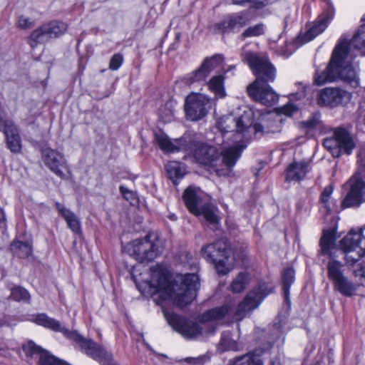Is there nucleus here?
Masks as SVG:
<instances>
[{"mask_svg": "<svg viewBox=\"0 0 365 365\" xmlns=\"http://www.w3.org/2000/svg\"><path fill=\"white\" fill-rule=\"evenodd\" d=\"M119 190L123 197L127 201H130L131 204L137 201V194L135 192L128 189L123 185H120Z\"/></svg>", "mask_w": 365, "mask_h": 365, "instance_id": "obj_45", "label": "nucleus"}, {"mask_svg": "<svg viewBox=\"0 0 365 365\" xmlns=\"http://www.w3.org/2000/svg\"><path fill=\"white\" fill-rule=\"evenodd\" d=\"M11 251L14 255L19 258H26L29 257L31 253V246L23 242H14L11 247Z\"/></svg>", "mask_w": 365, "mask_h": 365, "instance_id": "obj_34", "label": "nucleus"}, {"mask_svg": "<svg viewBox=\"0 0 365 365\" xmlns=\"http://www.w3.org/2000/svg\"><path fill=\"white\" fill-rule=\"evenodd\" d=\"M125 248L128 254L140 263L153 261L163 251L160 242L158 240L151 241L148 236L133 240Z\"/></svg>", "mask_w": 365, "mask_h": 365, "instance_id": "obj_6", "label": "nucleus"}, {"mask_svg": "<svg viewBox=\"0 0 365 365\" xmlns=\"http://www.w3.org/2000/svg\"><path fill=\"white\" fill-rule=\"evenodd\" d=\"M227 314L228 304H224L221 307H215L205 312L199 317V321L202 323L219 322L223 319Z\"/></svg>", "mask_w": 365, "mask_h": 365, "instance_id": "obj_28", "label": "nucleus"}, {"mask_svg": "<svg viewBox=\"0 0 365 365\" xmlns=\"http://www.w3.org/2000/svg\"><path fill=\"white\" fill-rule=\"evenodd\" d=\"M170 326L187 339H194L202 334V328L197 323L175 313L165 314Z\"/></svg>", "mask_w": 365, "mask_h": 365, "instance_id": "obj_17", "label": "nucleus"}, {"mask_svg": "<svg viewBox=\"0 0 365 365\" xmlns=\"http://www.w3.org/2000/svg\"><path fill=\"white\" fill-rule=\"evenodd\" d=\"M347 264H354L365 255V227L357 232L351 230L341 241Z\"/></svg>", "mask_w": 365, "mask_h": 365, "instance_id": "obj_7", "label": "nucleus"}, {"mask_svg": "<svg viewBox=\"0 0 365 365\" xmlns=\"http://www.w3.org/2000/svg\"><path fill=\"white\" fill-rule=\"evenodd\" d=\"M1 326H2V322H1V321L0 320V327H1Z\"/></svg>", "mask_w": 365, "mask_h": 365, "instance_id": "obj_60", "label": "nucleus"}, {"mask_svg": "<svg viewBox=\"0 0 365 365\" xmlns=\"http://www.w3.org/2000/svg\"><path fill=\"white\" fill-rule=\"evenodd\" d=\"M166 169L169 178L174 184H176V181L181 179L184 175L180 165L177 163H172L168 165Z\"/></svg>", "mask_w": 365, "mask_h": 365, "instance_id": "obj_36", "label": "nucleus"}, {"mask_svg": "<svg viewBox=\"0 0 365 365\" xmlns=\"http://www.w3.org/2000/svg\"><path fill=\"white\" fill-rule=\"evenodd\" d=\"M235 113V130L232 131L231 138L233 145H230V178L231 167L234 166L241 157L242 152L247 147V142L251 137V131L255 134L262 133L263 127L259 123H254L255 113L252 109L244 106L238 108Z\"/></svg>", "mask_w": 365, "mask_h": 365, "instance_id": "obj_3", "label": "nucleus"}, {"mask_svg": "<svg viewBox=\"0 0 365 365\" xmlns=\"http://www.w3.org/2000/svg\"><path fill=\"white\" fill-rule=\"evenodd\" d=\"M269 365H282V363L277 358H276L271 361Z\"/></svg>", "mask_w": 365, "mask_h": 365, "instance_id": "obj_55", "label": "nucleus"}, {"mask_svg": "<svg viewBox=\"0 0 365 365\" xmlns=\"http://www.w3.org/2000/svg\"><path fill=\"white\" fill-rule=\"evenodd\" d=\"M217 143L218 145H222L224 143V140H222V142H220L219 140L217 139Z\"/></svg>", "mask_w": 365, "mask_h": 365, "instance_id": "obj_58", "label": "nucleus"}, {"mask_svg": "<svg viewBox=\"0 0 365 365\" xmlns=\"http://www.w3.org/2000/svg\"><path fill=\"white\" fill-rule=\"evenodd\" d=\"M263 25L262 24H257L253 26H250L243 33L244 36H257L262 35L263 34Z\"/></svg>", "mask_w": 365, "mask_h": 365, "instance_id": "obj_44", "label": "nucleus"}, {"mask_svg": "<svg viewBox=\"0 0 365 365\" xmlns=\"http://www.w3.org/2000/svg\"><path fill=\"white\" fill-rule=\"evenodd\" d=\"M194 157L196 161L207 167L219 177L228 175V148L224 145L220 153L213 146L204 143L195 144Z\"/></svg>", "mask_w": 365, "mask_h": 365, "instance_id": "obj_5", "label": "nucleus"}, {"mask_svg": "<svg viewBox=\"0 0 365 365\" xmlns=\"http://www.w3.org/2000/svg\"><path fill=\"white\" fill-rule=\"evenodd\" d=\"M225 78L222 75L213 76L209 82V88L218 97L223 98L226 96L224 88Z\"/></svg>", "mask_w": 365, "mask_h": 365, "instance_id": "obj_33", "label": "nucleus"}, {"mask_svg": "<svg viewBox=\"0 0 365 365\" xmlns=\"http://www.w3.org/2000/svg\"><path fill=\"white\" fill-rule=\"evenodd\" d=\"M210 105V99L205 95H189L185 98L184 106L187 118L192 121L201 120L207 114Z\"/></svg>", "mask_w": 365, "mask_h": 365, "instance_id": "obj_14", "label": "nucleus"}, {"mask_svg": "<svg viewBox=\"0 0 365 365\" xmlns=\"http://www.w3.org/2000/svg\"><path fill=\"white\" fill-rule=\"evenodd\" d=\"M323 145L334 158L351 154L356 146L352 136L341 127L334 128L332 136L325 138Z\"/></svg>", "mask_w": 365, "mask_h": 365, "instance_id": "obj_8", "label": "nucleus"}, {"mask_svg": "<svg viewBox=\"0 0 365 365\" xmlns=\"http://www.w3.org/2000/svg\"><path fill=\"white\" fill-rule=\"evenodd\" d=\"M225 61V57L223 55L217 53L210 57H206L202 62H207L205 68L210 73L212 70L221 66Z\"/></svg>", "mask_w": 365, "mask_h": 365, "instance_id": "obj_35", "label": "nucleus"}, {"mask_svg": "<svg viewBox=\"0 0 365 365\" xmlns=\"http://www.w3.org/2000/svg\"><path fill=\"white\" fill-rule=\"evenodd\" d=\"M321 123L322 122L320 120V114L316 113L312 114L309 119L301 122L300 126L303 129H307L308 130H311L313 129L320 128Z\"/></svg>", "mask_w": 365, "mask_h": 365, "instance_id": "obj_37", "label": "nucleus"}, {"mask_svg": "<svg viewBox=\"0 0 365 365\" xmlns=\"http://www.w3.org/2000/svg\"><path fill=\"white\" fill-rule=\"evenodd\" d=\"M250 282V277L249 274L245 272H240L236 277H235L230 284V289L233 292L240 293L244 291Z\"/></svg>", "mask_w": 365, "mask_h": 365, "instance_id": "obj_30", "label": "nucleus"}, {"mask_svg": "<svg viewBox=\"0 0 365 365\" xmlns=\"http://www.w3.org/2000/svg\"><path fill=\"white\" fill-rule=\"evenodd\" d=\"M233 4L248 6L251 8V0H232Z\"/></svg>", "mask_w": 365, "mask_h": 365, "instance_id": "obj_54", "label": "nucleus"}, {"mask_svg": "<svg viewBox=\"0 0 365 365\" xmlns=\"http://www.w3.org/2000/svg\"><path fill=\"white\" fill-rule=\"evenodd\" d=\"M198 215H202L205 220L210 225H215L218 222L217 216L215 213L207 207H203L200 209V214Z\"/></svg>", "mask_w": 365, "mask_h": 365, "instance_id": "obj_41", "label": "nucleus"}, {"mask_svg": "<svg viewBox=\"0 0 365 365\" xmlns=\"http://www.w3.org/2000/svg\"><path fill=\"white\" fill-rule=\"evenodd\" d=\"M5 220V215L3 210L0 207V222H2Z\"/></svg>", "mask_w": 365, "mask_h": 365, "instance_id": "obj_56", "label": "nucleus"}, {"mask_svg": "<svg viewBox=\"0 0 365 365\" xmlns=\"http://www.w3.org/2000/svg\"><path fill=\"white\" fill-rule=\"evenodd\" d=\"M36 324L50 329L54 331L61 332L68 339L74 341L81 348L86 338L79 334L76 331L69 330L61 325L58 320L48 317L46 314H38L33 319Z\"/></svg>", "mask_w": 365, "mask_h": 365, "instance_id": "obj_18", "label": "nucleus"}, {"mask_svg": "<svg viewBox=\"0 0 365 365\" xmlns=\"http://www.w3.org/2000/svg\"><path fill=\"white\" fill-rule=\"evenodd\" d=\"M207 62H202L201 66L194 72L188 74L185 78V83L192 85L195 83L205 82L207 76L210 75L208 70H206Z\"/></svg>", "mask_w": 365, "mask_h": 365, "instance_id": "obj_29", "label": "nucleus"}, {"mask_svg": "<svg viewBox=\"0 0 365 365\" xmlns=\"http://www.w3.org/2000/svg\"><path fill=\"white\" fill-rule=\"evenodd\" d=\"M226 123H227V117L226 116H222V117L219 118L216 123L217 128L220 131L222 138H224L225 135L227 133V125Z\"/></svg>", "mask_w": 365, "mask_h": 365, "instance_id": "obj_47", "label": "nucleus"}, {"mask_svg": "<svg viewBox=\"0 0 365 365\" xmlns=\"http://www.w3.org/2000/svg\"><path fill=\"white\" fill-rule=\"evenodd\" d=\"M67 30V24L60 21H52L34 30L28 37L27 43L35 48L38 44L44 43L51 38H58Z\"/></svg>", "mask_w": 365, "mask_h": 365, "instance_id": "obj_11", "label": "nucleus"}, {"mask_svg": "<svg viewBox=\"0 0 365 365\" xmlns=\"http://www.w3.org/2000/svg\"><path fill=\"white\" fill-rule=\"evenodd\" d=\"M228 28V21L223 20L221 22L216 23L212 26V29L215 34H224Z\"/></svg>", "mask_w": 365, "mask_h": 365, "instance_id": "obj_49", "label": "nucleus"}, {"mask_svg": "<svg viewBox=\"0 0 365 365\" xmlns=\"http://www.w3.org/2000/svg\"><path fill=\"white\" fill-rule=\"evenodd\" d=\"M354 274L355 277L359 278L361 284H365V266L361 265L359 269H355Z\"/></svg>", "mask_w": 365, "mask_h": 365, "instance_id": "obj_50", "label": "nucleus"}, {"mask_svg": "<svg viewBox=\"0 0 365 365\" xmlns=\"http://www.w3.org/2000/svg\"><path fill=\"white\" fill-rule=\"evenodd\" d=\"M199 281L196 274H187L172 284L165 274L157 273L152 274L148 286L152 297L158 304L172 298L177 306L184 307L196 297Z\"/></svg>", "mask_w": 365, "mask_h": 365, "instance_id": "obj_2", "label": "nucleus"}, {"mask_svg": "<svg viewBox=\"0 0 365 365\" xmlns=\"http://www.w3.org/2000/svg\"><path fill=\"white\" fill-rule=\"evenodd\" d=\"M333 16L332 9H329L320 15L314 25L304 35L299 36L302 43L308 42L322 34L331 22Z\"/></svg>", "mask_w": 365, "mask_h": 365, "instance_id": "obj_22", "label": "nucleus"}, {"mask_svg": "<svg viewBox=\"0 0 365 365\" xmlns=\"http://www.w3.org/2000/svg\"><path fill=\"white\" fill-rule=\"evenodd\" d=\"M229 347H230V350L237 351V350H240V349H242V344L236 341H232L230 339Z\"/></svg>", "mask_w": 365, "mask_h": 365, "instance_id": "obj_52", "label": "nucleus"}, {"mask_svg": "<svg viewBox=\"0 0 365 365\" xmlns=\"http://www.w3.org/2000/svg\"><path fill=\"white\" fill-rule=\"evenodd\" d=\"M42 160L45 165L56 175L66 179L70 173L69 166L64 155L50 148H46L41 152Z\"/></svg>", "mask_w": 365, "mask_h": 365, "instance_id": "obj_16", "label": "nucleus"}, {"mask_svg": "<svg viewBox=\"0 0 365 365\" xmlns=\"http://www.w3.org/2000/svg\"><path fill=\"white\" fill-rule=\"evenodd\" d=\"M272 292V288H269L265 283L259 284L250 291L244 300L238 305L235 312L236 319L240 320L246 314L258 307L262 300Z\"/></svg>", "mask_w": 365, "mask_h": 365, "instance_id": "obj_13", "label": "nucleus"}, {"mask_svg": "<svg viewBox=\"0 0 365 365\" xmlns=\"http://www.w3.org/2000/svg\"><path fill=\"white\" fill-rule=\"evenodd\" d=\"M247 90L252 100L262 105L272 106L278 102V94L268 83L249 85Z\"/></svg>", "mask_w": 365, "mask_h": 365, "instance_id": "obj_21", "label": "nucleus"}, {"mask_svg": "<svg viewBox=\"0 0 365 365\" xmlns=\"http://www.w3.org/2000/svg\"><path fill=\"white\" fill-rule=\"evenodd\" d=\"M187 208L194 215L200 214L201 198L199 197L197 190L192 187H187L182 196Z\"/></svg>", "mask_w": 365, "mask_h": 365, "instance_id": "obj_27", "label": "nucleus"}, {"mask_svg": "<svg viewBox=\"0 0 365 365\" xmlns=\"http://www.w3.org/2000/svg\"><path fill=\"white\" fill-rule=\"evenodd\" d=\"M210 359V355L205 354L197 357H187L185 359L186 362L192 365H203Z\"/></svg>", "mask_w": 365, "mask_h": 365, "instance_id": "obj_42", "label": "nucleus"}, {"mask_svg": "<svg viewBox=\"0 0 365 365\" xmlns=\"http://www.w3.org/2000/svg\"><path fill=\"white\" fill-rule=\"evenodd\" d=\"M313 365H319V361H317V362H316L314 364H313Z\"/></svg>", "mask_w": 365, "mask_h": 365, "instance_id": "obj_59", "label": "nucleus"}, {"mask_svg": "<svg viewBox=\"0 0 365 365\" xmlns=\"http://www.w3.org/2000/svg\"><path fill=\"white\" fill-rule=\"evenodd\" d=\"M349 190L344 198V208L357 207L365 202V181L360 173H356L348 181Z\"/></svg>", "mask_w": 365, "mask_h": 365, "instance_id": "obj_15", "label": "nucleus"}, {"mask_svg": "<svg viewBox=\"0 0 365 365\" xmlns=\"http://www.w3.org/2000/svg\"><path fill=\"white\" fill-rule=\"evenodd\" d=\"M320 246L322 254L329 255L327 264V277L332 283L334 289L344 296H352L356 287L346 275L344 264L334 258V238L331 232L323 233Z\"/></svg>", "mask_w": 365, "mask_h": 365, "instance_id": "obj_4", "label": "nucleus"}, {"mask_svg": "<svg viewBox=\"0 0 365 365\" xmlns=\"http://www.w3.org/2000/svg\"><path fill=\"white\" fill-rule=\"evenodd\" d=\"M170 219L173 221H175L177 220V217L175 215L172 214L169 216Z\"/></svg>", "mask_w": 365, "mask_h": 365, "instance_id": "obj_57", "label": "nucleus"}, {"mask_svg": "<svg viewBox=\"0 0 365 365\" xmlns=\"http://www.w3.org/2000/svg\"><path fill=\"white\" fill-rule=\"evenodd\" d=\"M55 206L61 215L66 221L68 227L76 234L81 232V222L77 216L69 209L65 207L60 202H56Z\"/></svg>", "mask_w": 365, "mask_h": 365, "instance_id": "obj_26", "label": "nucleus"}, {"mask_svg": "<svg viewBox=\"0 0 365 365\" xmlns=\"http://www.w3.org/2000/svg\"><path fill=\"white\" fill-rule=\"evenodd\" d=\"M309 172V164L304 161H294L286 170L287 182H299L302 180Z\"/></svg>", "mask_w": 365, "mask_h": 365, "instance_id": "obj_25", "label": "nucleus"}, {"mask_svg": "<svg viewBox=\"0 0 365 365\" xmlns=\"http://www.w3.org/2000/svg\"><path fill=\"white\" fill-rule=\"evenodd\" d=\"M233 259L236 264L239 266H245L247 261V254L243 247L240 248H233Z\"/></svg>", "mask_w": 365, "mask_h": 365, "instance_id": "obj_39", "label": "nucleus"}, {"mask_svg": "<svg viewBox=\"0 0 365 365\" xmlns=\"http://www.w3.org/2000/svg\"><path fill=\"white\" fill-rule=\"evenodd\" d=\"M202 254L206 260L213 264L219 274L225 275L228 268L224 259L228 258V243L225 238L220 239L203 246L201 249Z\"/></svg>", "mask_w": 365, "mask_h": 365, "instance_id": "obj_9", "label": "nucleus"}, {"mask_svg": "<svg viewBox=\"0 0 365 365\" xmlns=\"http://www.w3.org/2000/svg\"><path fill=\"white\" fill-rule=\"evenodd\" d=\"M155 140L160 148L165 153H175L180 150V148L174 145L163 133H155Z\"/></svg>", "mask_w": 365, "mask_h": 365, "instance_id": "obj_31", "label": "nucleus"}, {"mask_svg": "<svg viewBox=\"0 0 365 365\" xmlns=\"http://www.w3.org/2000/svg\"><path fill=\"white\" fill-rule=\"evenodd\" d=\"M277 0H251V8L260 9L269 4L274 3Z\"/></svg>", "mask_w": 365, "mask_h": 365, "instance_id": "obj_48", "label": "nucleus"}, {"mask_svg": "<svg viewBox=\"0 0 365 365\" xmlns=\"http://www.w3.org/2000/svg\"><path fill=\"white\" fill-rule=\"evenodd\" d=\"M361 21L362 25L351 41L344 36L340 38L326 68L316 71L314 78L316 85L341 81L353 88L359 86V65L354 59L351 48L365 53V17Z\"/></svg>", "mask_w": 365, "mask_h": 365, "instance_id": "obj_1", "label": "nucleus"}, {"mask_svg": "<svg viewBox=\"0 0 365 365\" xmlns=\"http://www.w3.org/2000/svg\"><path fill=\"white\" fill-rule=\"evenodd\" d=\"M3 132L6 137L7 148L14 153L21 151V143L19 129L11 120L4 122Z\"/></svg>", "mask_w": 365, "mask_h": 365, "instance_id": "obj_23", "label": "nucleus"}, {"mask_svg": "<svg viewBox=\"0 0 365 365\" xmlns=\"http://www.w3.org/2000/svg\"><path fill=\"white\" fill-rule=\"evenodd\" d=\"M351 98L349 92L337 87H328L319 92L317 103L321 106L336 107L349 102Z\"/></svg>", "mask_w": 365, "mask_h": 365, "instance_id": "obj_19", "label": "nucleus"}, {"mask_svg": "<svg viewBox=\"0 0 365 365\" xmlns=\"http://www.w3.org/2000/svg\"><path fill=\"white\" fill-rule=\"evenodd\" d=\"M272 347L271 344H267L264 347L257 348L253 351L235 359L232 365H264L260 356L269 351ZM230 365L231 364L230 363Z\"/></svg>", "mask_w": 365, "mask_h": 365, "instance_id": "obj_24", "label": "nucleus"}, {"mask_svg": "<svg viewBox=\"0 0 365 365\" xmlns=\"http://www.w3.org/2000/svg\"><path fill=\"white\" fill-rule=\"evenodd\" d=\"M282 113H284L287 115H290L292 114V113L295 110V108L293 105H287L284 106L282 108Z\"/></svg>", "mask_w": 365, "mask_h": 365, "instance_id": "obj_53", "label": "nucleus"}, {"mask_svg": "<svg viewBox=\"0 0 365 365\" xmlns=\"http://www.w3.org/2000/svg\"><path fill=\"white\" fill-rule=\"evenodd\" d=\"M294 270L291 267H287L282 272V289L284 299L289 303V289L291 284L294 281Z\"/></svg>", "mask_w": 365, "mask_h": 365, "instance_id": "obj_32", "label": "nucleus"}, {"mask_svg": "<svg viewBox=\"0 0 365 365\" xmlns=\"http://www.w3.org/2000/svg\"><path fill=\"white\" fill-rule=\"evenodd\" d=\"M80 349L87 356L97 361L101 365H118L114 361L111 352L108 351L92 339H86Z\"/></svg>", "mask_w": 365, "mask_h": 365, "instance_id": "obj_20", "label": "nucleus"}, {"mask_svg": "<svg viewBox=\"0 0 365 365\" xmlns=\"http://www.w3.org/2000/svg\"><path fill=\"white\" fill-rule=\"evenodd\" d=\"M123 62V56L121 53H115L110 58L109 68L112 71L118 70Z\"/></svg>", "mask_w": 365, "mask_h": 365, "instance_id": "obj_43", "label": "nucleus"}, {"mask_svg": "<svg viewBox=\"0 0 365 365\" xmlns=\"http://www.w3.org/2000/svg\"><path fill=\"white\" fill-rule=\"evenodd\" d=\"M227 349H228V340L227 339V338L225 336H223L221 338L220 341L218 344L217 351L220 353H222V352L226 351Z\"/></svg>", "mask_w": 365, "mask_h": 365, "instance_id": "obj_51", "label": "nucleus"}, {"mask_svg": "<svg viewBox=\"0 0 365 365\" xmlns=\"http://www.w3.org/2000/svg\"><path fill=\"white\" fill-rule=\"evenodd\" d=\"M11 297L18 302L23 301L29 302L30 300V294L29 292L20 286L14 287L11 289Z\"/></svg>", "mask_w": 365, "mask_h": 365, "instance_id": "obj_38", "label": "nucleus"}, {"mask_svg": "<svg viewBox=\"0 0 365 365\" xmlns=\"http://www.w3.org/2000/svg\"><path fill=\"white\" fill-rule=\"evenodd\" d=\"M22 350L26 360L31 364L36 365H69L66 361L52 355L48 351L36 344L33 341H29L22 345Z\"/></svg>", "mask_w": 365, "mask_h": 365, "instance_id": "obj_12", "label": "nucleus"}, {"mask_svg": "<svg viewBox=\"0 0 365 365\" xmlns=\"http://www.w3.org/2000/svg\"><path fill=\"white\" fill-rule=\"evenodd\" d=\"M34 21L29 18L21 15L18 18L17 26L21 29H28L34 26Z\"/></svg>", "mask_w": 365, "mask_h": 365, "instance_id": "obj_46", "label": "nucleus"}, {"mask_svg": "<svg viewBox=\"0 0 365 365\" xmlns=\"http://www.w3.org/2000/svg\"><path fill=\"white\" fill-rule=\"evenodd\" d=\"M333 192V188L331 185L327 186L321 194V202L324 205V207L327 212L331 210L329 201Z\"/></svg>", "mask_w": 365, "mask_h": 365, "instance_id": "obj_40", "label": "nucleus"}, {"mask_svg": "<svg viewBox=\"0 0 365 365\" xmlns=\"http://www.w3.org/2000/svg\"><path fill=\"white\" fill-rule=\"evenodd\" d=\"M246 60L256 79L250 85L257 86L262 83L273 82L276 77V69L265 56L255 53H248Z\"/></svg>", "mask_w": 365, "mask_h": 365, "instance_id": "obj_10", "label": "nucleus"}]
</instances>
